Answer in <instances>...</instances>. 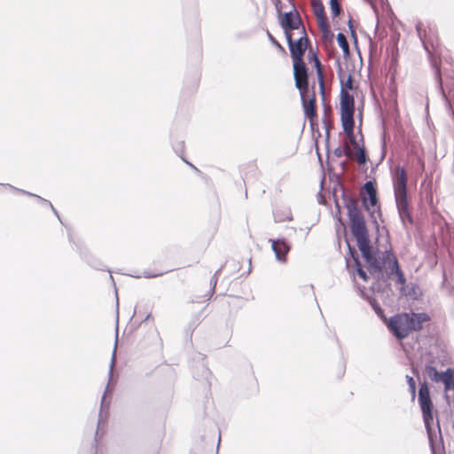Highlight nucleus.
I'll use <instances>...</instances> for the list:
<instances>
[{"mask_svg": "<svg viewBox=\"0 0 454 454\" xmlns=\"http://www.w3.org/2000/svg\"><path fill=\"white\" fill-rule=\"evenodd\" d=\"M309 93H304L303 98H301L303 110L305 115L312 122L313 119L317 118V110H316V98L313 94L310 98H309Z\"/></svg>", "mask_w": 454, "mask_h": 454, "instance_id": "obj_14", "label": "nucleus"}, {"mask_svg": "<svg viewBox=\"0 0 454 454\" xmlns=\"http://www.w3.org/2000/svg\"><path fill=\"white\" fill-rule=\"evenodd\" d=\"M302 35L296 41L292 38L291 33H286V41L290 50V54L293 61L303 59V55L309 43V39L306 34L304 26H302Z\"/></svg>", "mask_w": 454, "mask_h": 454, "instance_id": "obj_7", "label": "nucleus"}, {"mask_svg": "<svg viewBox=\"0 0 454 454\" xmlns=\"http://www.w3.org/2000/svg\"><path fill=\"white\" fill-rule=\"evenodd\" d=\"M433 421H427V424H425V427L427 430L430 450L432 454H445L444 453V445L443 440L442 436L441 427L439 425V421L436 423V428L433 427Z\"/></svg>", "mask_w": 454, "mask_h": 454, "instance_id": "obj_8", "label": "nucleus"}, {"mask_svg": "<svg viewBox=\"0 0 454 454\" xmlns=\"http://www.w3.org/2000/svg\"><path fill=\"white\" fill-rule=\"evenodd\" d=\"M340 112H355V99L348 91L340 89Z\"/></svg>", "mask_w": 454, "mask_h": 454, "instance_id": "obj_16", "label": "nucleus"}, {"mask_svg": "<svg viewBox=\"0 0 454 454\" xmlns=\"http://www.w3.org/2000/svg\"><path fill=\"white\" fill-rule=\"evenodd\" d=\"M222 270V268L218 269L214 276L212 277L211 280H210V285L212 286V292H214L215 290V287L216 286V283H217V275L220 273V271Z\"/></svg>", "mask_w": 454, "mask_h": 454, "instance_id": "obj_40", "label": "nucleus"}, {"mask_svg": "<svg viewBox=\"0 0 454 454\" xmlns=\"http://www.w3.org/2000/svg\"><path fill=\"white\" fill-rule=\"evenodd\" d=\"M89 264L92 267V268H95L97 270H105V266L103 265V263L96 259H92L89 262Z\"/></svg>", "mask_w": 454, "mask_h": 454, "instance_id": "obj_39", "label": "nucleus"}, {"mask_svg": "<svg viewBox=\"0 0 454 454\" xmlns=\"http://www.w3.org/2000/svg\"><path fill=\"white\" fill-rule=\"evenodd\" d=\"M348 250H349L350 255L352 256V258L354 260L355 268H356L357 275L363 280L367 281L369 279V277H368L366 271L364 270L362 268V265L360 263L359 257H358L356 251L354 248H352L349 245H348Z\"/></svg>", "mask_w": 454, "mask_h": 454, "instance_id": "obj_21", "label": "nucleus"}, {"mask_svg": "<svg viewBox=\"0 0 454 454\" xmlns=\"http://www.w3.org/2000/svg\"><path fill=\"white\" fill-rule=\"evenodd\" d=\"M267 35H268V38L270 40V42L276 47L278 48V50H280L281 51H285V49L283 48V46L274 38V36L269 32L267 31Z\"/></svg>", "mask_w": 454, "mask_h": 454, "instance_id": "obj_37", "label": "nucleus"}, {"mask_svg": "<svg viewBox=\"0 0 454 454\" xmlns=\"http://www.w3.org/2000/svg\"><path fill=\"white\" fill-rule=\"evenodd\" d=\"M279 23L286 35V33H290L291 30L299 29L301 26H303L301 19L296 10L285 12L280 18Z\"/></svg>", "mask_w": 454, "mask_h": 454, "instance_id": "obj_11", "label": "nucleus"}, {"mask_svg": "<svg viewBox=\"0 0 454 454\" xmlns=\"http://www.w3.org/2000/svg\"><path fill=\"white\" fill-rule=\"evenodd\" d=\"M318 27L323 34L326 35L329 33V25L327 21V18H320L317 20Z\"/></svg>", "mask_w": 454, "mask_h": 454, "instance_id": "obj_36", "label": "nucleus"}, {"mask_svg": "<svg viewBox=\"0 0 454 454\" xmlns=\"http://www.w3.org/2000/svg\"><path fill=\"white\" fill-rule=\"evenodd\" d=\"M344 202L350 222V231L356 240L358 248L370 244L366 223L358 207L357 200L354 197H347L344 198Z\"/></svg>", "mask_w": 454, "mask_h": 454, "instance_id": "obj_2", "label": "nucleus"}, {"mask_svg": "<svg viewBox=\"0 0 454 454\" xmlns=\"http://www.w3.org/2000/svg\"><path fill=\"white\" fill-rule=\"evenodd\" d=\"M426 375L434 382H440L442 378V372H439L435 367L432 365H427L425 367Z\"/></svg>", "mask_w": 454, "mask_h": 454, "instance_id": "obj_26", "label": "nucleus"}, {"mask_svg": "<svg viewBox=\"0 0 454 454\" xmlns=\"http://www.w3.org/2000/svg\"><path fill=\"white\" fill-rule=\"evenodd\" d=\"M5 185L8 186L11 190H12L14 192H20L22 194L36 198L39 202H41L43 205H46V206L50 207V208L53 211V213L57 215V217L59 218V215L58 211L55 209V207H53V205L51 204V201H49V200H45V199H43V198H42V197H40V196H38L36 194L29 192L27 191L17 188V187L12 185V184H7Z\"/></svg>", "mask_w": 454, "mask_h": 454, "instance_id": "obj_20", "label": "nucleus"}, {"mask_svg": "<svg viewBox=\"0 0 454 454\" xmlns=\"http://www.w3.org/2000/svg\"><path fill=\"white\" fill-rule=\"evenodd\" d=\"M418 289V286H416L415 285H412L409 291L405 292V291H403V294L407 296H411V297H416L417 295V293H416V290Z\"/></svg>", "mask_w": 454, "mask_h": 454, "instance_id": "obj_41", "label": "nucleus"}, {"mask_svg": "<svg viewBox=\"0 0 454 454\" xmlns=\"http://www.w3.org/2000/svg\"><path fill=\"white\" fill-rule=\"evenodd\" d=\"M346 136L348 137V141L349 143L352 145V146L355 148H356L357 146H360L356 141V138L355 137V134H354V130H351V133H345Z\"/></svg>", "mask_w": 454, "mask_h": 454, "instance_id": "obj_38", "label": "nucleus"}, {"mask_svg": "<svg viewBox=\"0 0 454 454\" xmlns=\"http://www.w3.org/2000/svg\"><path fill=\"white\" fill-rule=\"evenodd\" d=\"M115 352H116V346L114 347V349L113 355H112V359H111V364H110V368H109V372H108V376H109L108 384H110V382H111V380L113 379L114 367V364H115ZM108 390H109V385L106 386L105 393H104V395L102 396V400H101V406L102 407L104 405L105 397H106V392Z\"/></svg>", "mask_w": 454, "mask_h": 454, "instance_id": "obj_28", "label": "nucleus"}, {"mask_svg": "<svg viewBox=\"0 0 454 454\" xmlns=\"http://www.w3.org/2000/svg\"><path fill=\"white\" fill-rule=\"evenodd\" d=\"M368 301L370 305L372 306V309L375 311V313L378 316H382L384 313L383 309L380 306V304L376 301L374 298H368Z\"/></svg>", "mask_w": 454, "mask_h": 454, "instance_id": "obj_35", "label": "nucleus"}, {"mask_svg": "<svg viewBox=\"0 0 454 454\" xmlns=\"http://www.w3.org/2000/svg\"><path fill=\"white\" fill-rule=\"evenodd\" d=\"M312 7H313L314 14L317 20L320 18L326 17L325 12V7L320 0H314L312 2Z\"/></svg>", "mask_w": 454, "mask_h": 454, "instance_id": "obj_30", "label": "nucleus"}, {"mask_svg": "<svg viewBox=\"0 0 454 454\" xmlns=\"http://www.w3.org/2000/svg\"><path fill=\"white\" fill-rule=\"evenodd\" d=\"M273 215H274L275 222H278V223L293 220V215H292L290 208L276 210L273 213Z\"/></svg>", "mask_w": 454, "mask_h": 454, "instance_id": "obj_24", "label": "nucleus"}, {"mask_svg": "<svg viewBox=\"0 0 454 454\" xmlns=\"http://www.w3.org/2000/svg\"><path fill=\"white\" fill-rule=\"evenodd\" d=\"M274 4L276 5L277 10L279 12L278 4H280V0H274Z\"/></svg>", "mask_w": 454, "mask_h": 454, "instance_id": "obj_46", "label": "nucleus"}, {"mask_svg": "<svg viewBox=\"0 0 454 454\" xmlns=\"http://www.w3.org/2000/svg\"><path fill=\"white\" fill-rule=\"evenodd\" d=\"M416 31L418 34V36L419 37L423 47L425 51H427L428 55V59L430 61V64L432 67L434 69V79L437 84V89L440 91L445 106L449 112V114L451 115L453 121H454V109L451 106L450 101L446 96L443 87H442V80L441 76V69H440V60L437 57L438 55V48H439V41L438 38L433 31V29L429 28L428 32H427L426 29L423 28V25L421 22H418L416 24Z\"/></svg>", "mask_w": 454, "mask_h": 454, "instance_id": "obj_1", "label": "nucleus"}, {"mask_svg": "<svg viewBox=\"0 0 454 454\" xmlns=\"http://www.w3.org/2000/svg\"><path fill=\"white\" fill-rule=\"evenodd\" d=\"M220 441H221V436L219 435V437H218V442H217V446H216V450H218V448H219Z\"/></svg>", "mask_w": 454, "mask_h": 454, "instance_id": "obj_47", "label": "nucleus"}, {"mask_svg": "<svg viewBox=\"0 0 454 454\" xmlns=\"http://www.w3.org/2000/svg\"><path fill=\"white\" fill-rule=\"evenodd\" d=\"M361 199L363 207L370 212L373 223H377V218L381 216V212L378 206L377 191L372 181H367L363 185Z\"/></svg>", "mask_w": 454, "mask_h": 454, "instance_id": "obj_3", "label": "nucleus"}, {"mask_svg": "<svg viewBox=\"0 0 454 454\" xmlns=\"http://www.w3.org/2000/svg\"><path fill=\"white\" fill-rule=\"evenodd\" d=\"M295 87L300 90L301 98L309 93L308 67L303 59L293 61Z\"/></svg>", "mask_w": 454, "mask_h": 454, "instance_id": "obj_5", "label": "nucleus"}, {"mask_svg": "<svg viewBox=\"0 0 454 454\" xmlns=\"http://www.w3.org/2000/svg\"><path fill=\"white\" fill-rule=\"evenodd\" d=\"M101 416H102V411L99 413V420L101 419Z\"/></svg>", "mask_w": 454, "mask_h": 454, "instance_id": "obj_48", "label": "nucleus"}, {"mask_svg": "<svg viewBox=\"0 0 454 454\" xmlns=\"http://www.w3.org/2000/svg\"><path fill=\"white\" fill-rule=\"evenodd\" d=\"M395 260H397L395 255L389 250H386L383 253L381 262L386 267V270H389L391 269L392 263L395 262Z\"/></svg>", "mask_w": 454, "mask_h": 454, "instance_id": "obj_25", "label": "nucleus"}, {"mask_svg": "<svg viewBox=\"0 0 454 454\" xmlns=\"http://www.w3.org/2000/svg\"><path fill=\"white\" fill-rule=\"evenodd\" d=\"M325 127H326V130H325V133H326V138L329 137V135H330V131H329V128H328V125L327 123L325 122Z\"/></svg>", "mask_w": 454, "mask_h": 454, "instance_id": "obj_45", "label": "nucleus"}, {"mask_svg": "<svg viewBox=\"0 0 454 454\" xmlns=\"http://www.w3.org/2000/svg\"><path fill=\"white\" fill-rule=\"evenodd\" d=\"M407 182L408 176L404 168L398 165L395 167L393 175V186L395 200L408 199Z\"/></svg>", "mask_w": 454, "mask_h": 454, "instance_id": "obj_9", "label": "nucleus"}, {"mask_svg": "<svg viewBox=\"0 0 454 454\" xmlns=\"http://www.w3.org/2000/svg\"><path fill=\"white\" fill-rule=\"evenodd\" d=\"M371 244H368L364 247L359 248L363 258L365 260L367 263V269L374 278L377 280L382 279L384 282L386 281L385 276L383 273V268L385 267L381 261L375 257L371 250Z\"/></svg>", "mask_w": 454, "mask_h": 454, "instance_id": "obj_4", "label": "nucleus"}, {"mask_svg": "<svg viewBox=\"0 0 454 454\" xmlns=\"http://www.w3.org/2000/svg\"><path fill=\"white\" fill-rule=\"evenodd\" d=\"M418 400L422 412L424 424H427V421H433L434 405L430 396V390L426 381L420 384Z\"/></svg>", "mask_w": 454, "mask_h": 454, "instance_id": "obj_6", "label": "nucleus"}, {"mask_svg": "<svg viewBox=\"0 0 454 454\" xmlns=\"http://www.w3.org/2000/svg\"><path fill=\"white\" fill-rule=\"evenodd\" d=\"M440 382L444 384L446 391L454 389V370L448 368L445 372H442Z\"/></svg>", "mask_w": 454, "mask_h": 454, "instance_id": "obj_22", "label": "nucleus"}, {"mask_svg": "<svg viewBox=\"0 0 454 454\" xmlns=\"http://www.w3.org/2000/svg\"><path fill=\"white\" fill-rule=\"evenodd\" d=\"M313 59L315 63V67L317 70V75L319 83V89L322 95L323 99L325 98V80H324V73L322 69V65L317 55H313Z\"/></svg>", "mask_w": 454, "mask_h": 454, "instance_id": "obj_23", "label": "nucleus"}, {"mask_svg": "<svg viewBox=\"0 0 454 454\" xmlns=\"http://www.w3.org/2000/svg\"><path fill=\"white\" fill-rule=\"evenodd\" d=\"M395 204L398 210L399 217L403 226L406 227V222L412 223L413 219L409 211L408 199L395 200Z\"/></svg>", "mask_w": 454, "mask_h": 454, "instance_id": "obj_15", "label": "nucleus"}, {"mask_svg": "<svg viewBox=\"0 0 454 454\" xmlns=\"http://www.w3.org/2000/svg\"><path fill=\"white\" fill-rule=\"evenodd\" d=\"M333 154L337 158H341L344 155L347 157H350L351 152L348 145H345L344 148H341L340 146H339L333 150Z\"/></svg>", "mask_w": 454, "mask_h": 454, "instance_id": "obj_33", "label": "nucleus"}, {"mask_svg": "<svg viewBox=\"0 0 454 454\" xmlns=\"http://www.w3.org/2000/svg\"><path fill=\"white\" fill-rule=\"evenodd\" d=\"M407 384L409 386V391L411 393V398L412 401L416 398V381L411 376L406 375L405 376Z\"/></svg>", "mask_w": 454, "mask_h": 454, "instance_id": "obj_32", "label": "nucleus"}, {"mask_svg": "<svg viewBox=\"0 0 454 454\" xmlns=\"http://www.w3.org/2000/svg\"><path fill=\"white\" fill-rule=\"evenodd\" d=\"M407 321L409 323L410 331H419L423 327V324L430 319L427 313H412L411 315L406 314Z\"/></svg>", "mask_w": 454, "mask_h": 454, "instance_id": "obj_13", "label": "nucleus"}, {"mask_svg": "<svg viewBox=\"0 0 454 454\" xmlns=\"http://www.w3.org/2000/svg\"><path fill=\"white\" fill-rule=\"evenodd\" d=\"M407 320L405 314L395 315L390 318L388 327L398 340L405 339L411 333Z\"/></svg>", "mask_w": 454, "mask_h": 454, "instance_id": "obj_10", "label": "nucleus"}, {"mask_svg": "<svg viewBox=\"0 0 454 454\" xmlns=\"http://www.w3.org/2000/svg\"><path fill=\"white\" fill-rule=\"evenodd\" d=\"M354 113L355 112H340V121L344 133H351V130H354Z\"/></svg>", "mask_w": 454, "mask_h": 454, "instance_id": "obj_18", "label": "nucleus"}, {"mask_svg": "<svg viewBox=\"0 0 454 454\" xmlns=\"http://www.w3.org/2000/svg\"><path fill=\"white\" fill-rule=\"evenodd\" d=\"M337 42H338L339 46L341 48V50L343 51V55L345 57L349 56V53H350L349 45H348V40H347L346 36L344 35V34L339 33L337 35Z\"/></svg>", "mask_w": 454, "mask_h": 454, "instance_id": "obj_27", "label": "nucleus"}, {"mask_svg": "<svg viewBox=\"0 0 454 454\" xmlns=\"http://www.w3.org/2000/svg\"><path fill=\"white\" fill-rule=\"evenodd\" d=\"M188 166H190V168H192V169H194L195 171L199 172V169L193 165L192 164L191 162H189L188 160H186L184 157L181 158Z\"/></svg>", "mask_w": 454, "mask_h": 454, "instance_id": "obj_44", "label": "nucleus"}, {"mask_svg": "<svg viewBox=\"0 0 454 454\" xmlns=\"http://www.w3.org/2000/svg\"><path fill=\"white\" fill-rule=\"evenodd\" d=\"M386 275H387V277L385 278L386 280H387V278H389L392 275H395L396 276V283L402 286L401 292L404 291L403 286L406 283V278L404 277V274L403 273V271L401 270V269L399 267V263H398L397 260H395V262L392 263L391 269L389 270H386Z\"/></svg>", "mask_w": 454, "mask_h": 454, "instance_id": "obj_17", "label": "nucleus"}, {"mask_svg": "<svg viewBox=\"0 0 454 454\" xmlns=\"http://www.w3.org/2000/svg\"><path fill=\"white\" fill-rule=\"evenodd\" d=\"M330 10L333 17L340 15L341 8L338 0H330Z\"/></svg>", "mask_w": 454, "mask_h": 454, "instance_id": "obj_34", "label": "nucleus"}, {"mask_svg": "<svg viewBox=\"0 0 454 454\" xmlns=\"http://www.w3.org/2000/svg\"><path fill=\"white\" fill-rule=\"evenodd\" d=\"M271 242V248L275 253L276 259L278 262H286V255L290 251V245L285 239H270Z\"/></svg>", "mask_w": 454, "mask_h": 454, "instance_id": "obj_12", "label": "nucleus"}, {"mask_svg": "<svg viewBox=\"0 0 454 454\" xmlns=\"http://www.w3.org/2000/svg\"><path fill=\"white\" fill-rule=\"evenodd\" d=\"M348 28L350 30L351 36L354 38L355 41H356V31H355L354 27H353L351 20H348Z\"/></svg>", "mask_w": 454, "mask_h": 454, "instance_id": "obj_42", "label": "nucleus"}, {"mask_svg": "<svg viewBox=\"0 0 454 454\" xmlns=\"http://www.w3.org/2000/svg\"><path fill=\"white\" fill-rule=\"evenodd\" d=\"M338 77L340 79V89H343L345 90H353L355 89L353 85V76L352 74H348L347 78L345 79V74L344 71L340 66V64L338 62V71H337Z\"/></svg>", "mask_w": 454, "mask_h": 454, "instance_id": "obj_19", "label": "nucleus"}, {"mask_svg": "<svg viewBox=\"0 0 454 454\" xmlns=\"http://www.w3.org/2000/svg\"><path fill=\"white\" fill-rule=\"evenodd\" d=\"M172 148L175 153L179 155L181 158L184 157V141L183 139H174L172 138Z\"/></svg>", "mask_w": 454, "mask_h": 454, "instance_id": "obj_31", "label": "nucleus"}, {"mask_svg": "<svg viewBox=\"0 0 454 454\" xmlns=\"http://www.w3.org/2000/svg\"><path fill=\"white\" fill-rule=\"evenodd\" d=\"M143 275L146 278H156V277L161 276L162 273H153V274H151V273H149L147 271H145Z\"/></svg>", "mask_w": 454, "mask_h": 454, "instance_id": "obj_43", "label": "nucleus"}, {"mask_svg": "<svg viewBox=\"0 0 454 454\" xmlns=\"http://www.w3.org/2000/svg\"><path fill=\"white\" fill-rule=\"evenodd\" d=\"M356 150V160L359 165H364L368 161L365 148L364 146H357Z\"/></svg>", "mask_w": 454, "mask_h": 454, "instance_id": "obj_29", "label": "nucleus"}]
</instances>
